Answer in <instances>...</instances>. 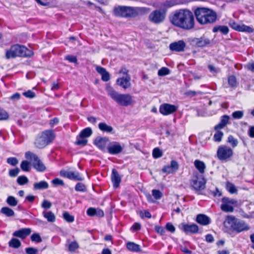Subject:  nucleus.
Listing matches in <instances>:
<instances>
[{
	"label": "nucleus",
	"mask_w": 254,
	"mask_h": 254,
	"mask_svg": "<svg viewBox=\"0 0 254 254\" xmlns=\"http://www.w3.org/2000/svg\"><path fill=\"white\" fill-rule=\"evenodd\" d=\"M19 172V169L16 168L14 169L10 170L9 171V175L11 177H16Z\"/></svg>",
	"instance_id": "60"
},
{
	"label": "nucleus",
	"mask_w": 254,
	"mask_h": 254,
	"mask_svg": "<svg viewBox=\"0 0 254 254\" xmlns=\"http://www.w3.org/2000/svg\"><path fill=\"white\" fill-rule=\"evenodd\" d=\"M244 116V112L243 111H236L232 114V117L234 119H240Z\"/></svg>",
	"instance_id": "44"
},
{
	"label": "nucleus",
	"mask_w": 254,
	"mask_h": 254,
	"mask_svg": "<svg viewBox=\"0 0 254 254\" xmlns=\"http://www.w3.org/2000/svg\"><path fill=\"white\" fill-rule=\"evenodd\" d=\"M20 168L23 171L28 172L30 169V163L27 161L24 160L20 164Z\"/></svg>",
	"instance_id": "37"
},
{
	"label": "nucleus",
	"mask_w": 254,
	"mask_h": 254,
	"mask_svg": "<svg viewBox=\"0 0 254 254\" xmlns=\"http://www.w3.org/2000/svg\"><path fill=\"white\" fill-rule=\"evenodd\" d=\"M163 155L162 151L158 148H155L153 149L152 152L153 157L154 158L161 157Z\"/></svg>",
	"instance_id": "45"
},
{
	"label": "nucleus",
	"mask_w": 254,
	"mask_h": 254,
	"mask_svg": "<svg viewBox=\"0 0 254 254\" xmlns=\"http://www.w3.org/2000/svg\"><path fill=\"white\" fill-rule=\"evenodd\" d=\"M229 84L232 87L235 86L237 84L236 78L235 76L231 75L228 77V79Z\"/></svg>",
	"instance_id": "51"
},
{
	"label": "nucleus",
	"mask_w": 254,
	"mask_h": 254,
	"mask_svg": "<svg viewBox=\"0 0 254 254\" xmlns=\"http://www.w3.org/2000/svg\"><path fill=\"white\" fill-rule=\"evenodd\" d=\"M9 246L13 248H18L21 246L20 241L16 238H12L8 243Z\"/></svg>",
	"instance_id": "35"
},
{
	"label": "nucleus",
	"mask_w": 254,
	"mask_h": 254,
	"mask_svg": "<svg viewBox=\"0 0 254 254\" xmlns=\"http://www.w3.org/2000/svg\"><path fill=\"white\" fill-rule=\"evenodd\" d=\"M111 179L115 188H117L119 186L121 181V178L118 171L115 169H113L111 175Z\"/></svg>",
	"instance_id": "22"
},
{
	"label": "nucleus",
	"mask_w": 254,
	"mask_h": 254,
	"mask_svg": "<svg viewBox=\"0 0 254 254\" xmlns=\"http://www.w3.org/2000/svg\"><path fill=\"white\" fill-rule=\"evenodd\" d=\"M92 133V129L89 127H87L83 129L79 134L80 135V136L85 138L90 136Z\"/></svg>",
	"instance_id": "38"
},
{
	"label": "nucleus",
	"mask_w": 254,
	"mask_h": 254,
	"mask_svg": "<svg viewBox=\"0 0 254 254\" xmlns=\"http://www.w3.org/2000/svg\"><path fill=\"white\" fill-rule=\"evenodd\" d=\"M17 182L19 185H24L28 182V179L25 176H20L18 177Z\"/></svg>",
	"instance_id": "42"
},
{
	"label": "nucleus",
	"mask_w": 254,
	"mask_h": 254,
	"mask_svg": "<svg viewBox=\"0 0 254 254\" xmlns=\"http://www.w3.org/2000/svg\"><path fill=\"white\" fill-rule=\"evenodd\" d=\"M31 232L30 228H22L18 230L15 231L13 233V236L18 237L20 239H24L29 236Z\"/></svg>",
	"instance_id": "20"
},
{
	"label": "nucleus",
	"mask_w": 254,
	"mask_h": 254,
	"mask_svg": "<svg viewBox=\"0 0 254 254\" xmlns=\"http://www.w3.org/2000/svg\"><path fill=\"white\" fill-rule=\"evenodd\" d=\"M139 7H133L128 6H119L115 8L114 13L116 15L121 17H133L137 15L141 10Z\"/></svg>",
	"instance_id": "5"
},
{
	"label": "nucleus",
	"mask_w": 254,
	"mask_h": 254,
	"mask_svg": "<svg viewBox=\"0 0 254 254\" xmlns=\"http://www.w3.org/2000/svg\"><path fill=\"white\" fill-rule=\"evenodd\" d=\"M87 140L84 137L80 136L79 134L76 137V141L75 142L76 144L78 145L84 146L87 144Z\"/></svg>",
	"instance_id": "39"
},
{
	"label": "nucleus",
	"mask_w": 254,
	"mask_h": 254,
	"mask_svg": "<svg viewBox=\"0 0 254 254\" xmlns=\"http://www.w3.org/2000/svg\"><path fill=\"white\" fill-rule=\"evenodd\" d=\"M193 41L196 46L200 47L205 46L210 43L209 39L204 37L199 38H195Z\"/></svg>",
	"instance_id": "25"
},
{
	"label": "nucleus",
	"mask_w": 254,
	"mask_h": 254,
	"mask_svg": "<svg viewBox=\"0 0 254 254\" xmlns=\"http://www.w3.org/2000/svg\"><path fill=\"white\" fill-rule=\"evenodd\" d=\"M108 95L119 105L127 107L132 104V97L128 94H121L110 87L107 89Z\"/></svg>",
	"instance_id": "3"
},
{
	"label": "nucleus",
	"mask_w": 254,
	"mask_h": 254,
	"mask_svg": "<svg viewBox=\"0 0 254 254\" xmlns=\"http://www.w3.org/2000/svg\"><path fill=\"white\" fill-rule=\"evenodd\" d=\"M194 15L198 22L201 24L215 23L217 19L215 11L206 7H198L194 11Z\"/></svg>",
	"instance_id": "2"
},
{
	"label": "nucleus",
	"mask_w": 254,
	"mask_h": 254,
	"mask_svg": "<svg viewBox=\"0 0 254 254\" xmlns=\"http://www.w3.org/2000/svg\"><path fill=\"white\" fill-rule=\"evenodd\" d=\"M237 204V200L228 197H224L222 199V204L220 207L224 212H232L234 211V207L236 206Z\"/></svg>",
	"instance_id": "10"
},
{
	"label": "nucleus",
	"mask_w": 254,
	"mask_h": 254,
	"mask_svg": "<svg viewBox=\"0 0 254 254\" xmlns=\"http://www.w3.org/2000/svg\"><path fill=\"white\" fill-rule=\"evenodd\" d=\"M201 94H202L201 92H200V91L196 92V91H191V90L188 91L185 93V95L186 96H189V97H193L196 95Z\"/></svg>",
	"instance_id": "58"
},
{
	"label": "nucleus",
	"mask_w": 254,
	"mask_h": 254,
	"mask_svg": "<svg viewBox=\"0 0 254 254\" xmlns=\"http://www.w3.org/2000/svg\"><path fill=\"white\" fill-rule=\"evenodd\" d=\"M23 95L26 98H33L35 97V93L31 90H28L22 93Z\"/></svg>",
	"instance_id": "56"
},
{
	"label": "nucleus",
	"mask_w": 254,
	"mask_h": 254,
	"mask_svg": "<svg viewBox=\"0 0 254 254\" xmlns=\"http://www.w3.org/2000/svg\"><path fill=\"white\" fill-rule=\"evenodd\" d=\"M213 32L215 33L218 31L221 32L223 34L226 35L228 33L229 30L227 26H215L212 30Z\"/></svg>",
	"instance_id": "29"
},
{
	"label": "nucleus",
	"mask_w": 254,
	"mask_h": 254,
	"mask_svg": "<svg viewBox=\"0 0 254 254\" xmlns=\"http://www.w3.org/2000/svg\"><path fill=\"white\" fill-rule=\"evenodd\" d=\"M63 218L66 221L69 223L73 222L74 221V217L70 215L67 211H65L63 213Z\"/></svg>",
	"instance_id": "40"
},
{
	"label": "nucleus",
	"mask_w": 254,
	"mask_h": 254,
	"mask_svg": "<svg viewBox=\"0 0 254 254\" xmlns=\"http://www.w3.org/2000/svg\"><path fill=\"white\" fill-rule=\"evenodd\" d=\"M65 59L68 61L70 63H77V62L76 57L72 55H67L65 56Z\"/></svg>",
	"instance_id": "57"
},
{
	"label": "nucleus",
	"mask_w": 254,
	"mask_h": 254,
	"mask_svg": "<svg viewBox=\"0 0 254 254\" xmlns=\"http://www.w3.org/2000/svg\"><path fill=\"white\" fill-rule=\"evenodd\" d=\"M170 73V70L165 67H162L158 71V74L159 76H165Z\"/></svg>",
	"instance_id": "46"
},
{
	"label": "nucleus",
	"mask_w": 254,
	"mask_h": 254,
	"mask_svg": "<svg viewBox=\"0 0 254 254\" xmlns=\"http://www.w3.org/2000/svg\"><path fill=\"white\" fill-rule=\"evenodd\" d=\"M44 140L48 143H50L54 139L55 136L52 130H46L42 132L41 135Z\"/></svg>",
	"instance_id": "24"
},
{
	"label": "nucleus",
	"mask_w": 254,
	"mask_h": 254,
	"mask_svg": "<svg viewBox=\"0 0 254 254\" xmlns=\"http://www.w3.org/2000/svg\"><path fill=\"white\" fill-rule=\"evenodd\" d=\"M52 183L55 186H64V181L61 179H59L58 178H56L52 180Z\"/></svg>",
	"instance_id": "59"
},
{
	"label": "nucleus",
	"mask_w": 254,
	"mask_h": 254,
	"mask_svg": "<svg viewBox=\"0 0 254 254\" xmlns=\"http://www.w3.org/2000/svg\"><path fill=\"white\" fill-rule=\"evenodd\" d=\"M227 142L230 144L232 147H236L238 144V140L234 137L233 136L230 135L228 137Z\"/></svg>",
	"instance_id": "36"
},
{
	"label": "nucleus",
	"mask_w": 254,
	"mask_h": 254,
	"mask_svg": "<svg viewBox=\"0 0 254 254\" xmlns=\"http://www.w3.org/2000/svg\"><path fill=\"white\" fill-rule=\"evenodd\" d=\"M238 219L232 215H229L226 217V220L224 222V225L226 227H230L233 229L234 228V224L236 222Z\"/></svg>",
	"instance_id": "23"
},
{
	"label": "nucleus",
	"mask_w": 254,
	"mask_h": 254,
	"mask_svg": "<svg viewBox=\"0 0 254 254\" xmlns=\"http://www.w3.org/2000/svg\"><path fill=\"white\" fill-rule=\"evenodd\" d=\"M226 188L227 190L231 194L236 193L237 192L238 190L236 186L230 182L226 183Z\"/></svg>",
	"instance_id": "34"
},
{
	"label": "nucleus",
	"mask_w": 254,
	"mask_h": 254,
	"mask_svg": "<svg viewBox=\"0 0 254 254\" xmlns=\"http://www.w3.org/2000/svg\"><path fill=\"white\" fill-rule=\"evenodd\" d=\"M233 155V151L232 149L226 145H220L219 146L217 156L218 158L221 161H227Z\"/></svg>",
	"instance_id": "8"
},
{
	"label": "nucleus",
	"mask_w": 254,
	"mask_h": 254,
	"mask_svg": "<svg viewBox=\"0 0 254 254\" xmlns=\"http://www.w3.org/2000/svg\"><path fill=\"white\" fill-rule=\"evenodd\" d=\"M42 207L45 209H49L52 206V203L47 200H44L42 204Z\"/></svg>",
	"instance_id": "64"
},
{
	"label": "nucleus",
	"mask_w": 254,
	"mask_h": 254,
	"mask_svg": "<svg viewBox=\"0 0 254 254\" xmlns=\"http://www.w3.org/2000/svg\"><path fill=\"white\" fill-rule=\"evenodd\" d=\"M249 229V226L244 221L238 219L235 224H234L233 230L238 233H240L242 231H247Z\"/></svg>",
	"instance_id": "16"
},
{
	"label": "nucleus",
	"mask_w": 254,
	"mask_h": 254,
	"mask_svg": "<svg viewBox=\"0 0 254 254\" xmlns=\"http://www.w3.org/2000/svg\"><path fill=\"white\" fill-rule=\"evenodd\" d=\"M182 229L186 234L196 233L198 231V227L197 225L195 224H182Z\"/></svg>",
	"instance_id": "18"
},
{
	"label": "nucleus",
	"mask_w": 254,
	"mask_h": 254,
	"mask_svg": "<svg viewBox=\"0 0 254 254\" xmlns=\"http://www.w3.org/2000/svg\"><path fill=\"white\" fill-rule=\"evenodd\" d=\"M7 163L11 166H15L18 164V161L15 157H9L7 159Z\"/></svg>",
	"instance_id": "52"
},
{
	"label": "nucleus",
	"mask_w": 254,
	"mask_h": 254,
	"mask_svg": "<svg viewBox=\"0 0 254 254\" xmlns=\"http://www.w3.org/2000/svg\"><path fill=\"white\" fill-rule=\"evenodd\" d=\"M177 110V107L170 104H163L160 106L159 112L163 115L167 116L171 114Z\"/></svg>",
	"instance_id": "14"
},
{
	"label": "nucleus",
	"mask_w": 254,
	"mask_h": 254,
	"mask_svg": "<svg viewBox=\"0 0 254 254\" xmlns=\"http://www.w3.org/2000/svg\"><path fill=\"white\" fill-rule=\"evenodd\" d=\"M79 248V245L76 242H71L68 246V250L70 252H74Z\"/></svg>",
	"instance_id": "50"
},
{
	"label": "nucleus",
	"mask_w": 254,
	"mask_h": 254,
	"mask_svg": "<svg viewBox=\"0 0 254 254\" xmlns=\"http://www.w3.org/2000/svg\"><path fill=\"white\" fill-rule=\"evenodd\" d=\"M43 216L47 219V221L50 222H54L56 221V216L55 214L51 211H44L43 212Z\"/></svg>",
	"instance_id": "31"
},
{
	"label": "nucleus",
	"mask_w": 254,
	"mask_h": 254,
	"mask_svg": "<svg viewBox=\"0 0 254 254\" xmlns=\"http://www.w3.org/2000/svg\"><path fill=\"white\" fill-rule=\"evenodd\" d=\"M124 145H121L117 141L110 142L108 147V152L112 155H116L121 153L123 150Z\"/></svg>",
	"instance_id": "12"
},
{
	"label": "nucleus",
	"mask_w": 254,
	"mask_h": 254,
	"mask_svg": "<svg viewBox=\"0 0 254 254\" xmlns=\"http://www.w3.org/2000/svg\"><path fill=\"white\" fill-rule=\"evenodd\" d=\"M6 202L8 205L11 206H15L18 203L17 200L14 196H9L7 198Z\"/></svg>",
	"instance_id": "41"
},
{
	"label": "nucleus",
	"mask_w": 254,
	"mask_h": 254,
	"mask_svg": "<svg viewBox=\"0 0 254 254\" xmlns=\"http://www.w3.org/2000/svg\"><path fill=\"white\" fill-rule=\"evenodd\" d=\"M48 187L49 185L48 183L44 181H40L34 184V189L36 190L46 189Z\"/></svg>",
	"instance_id": "32"
},
{
	"label": "nucleus",
	"mask_w": 254,
	"mask_h": 254,
	"mask_svg": "<svg viewBox=\"0 0 254 254\" xmlns=\"http://www.w3.org/2000/svg\"><path fill=\"white\" fill-rule=\"evenodd\" d=\"M170 166L172 169V170L174 171V172H176L179 168V165L178 163L175 160H172L171 162V164Z\"/></svg>",
	"instance_id": "61"
},
{
	"label": "nucleus",
	"mask_w": 254,
	"mask_h": 254,
	"mask_svg": "<svg viewBox=\"0 0 254 254\" xmlns=\"http://www.w3.org/2000/svg\"><path fill=\"white\" fill-rule=\"evenodd\" d=\"M31 241L33 242H36L37 243H40L42 241V239L40 236L37 233L32 234L31 236Z\"/></svg>",
	"instance_id": "53"
},
{
	"label": "nucleus",
	"mask_w": 254,
	"mask_h": 254,
	"mask_svg": "<svg viewBox=\"0 0 254 254\" xmlns=\"http://www.w3.org/2000/svg\"><path fill=\"white\" fill-rule=\"evenodd\" d=\"M75 190L77 191H86V187L85 186L81 183H77L75 187Z\"/></svg>",
	"instance_id": "48"
},
{
	"label": "nucleus",
	"mask_w": 254,
	"mask_h": 254,
	"mask_svg": "<svg viewBox=\"0 0 254 254\" xmlns=\"http://www.w3.org/2000/svg\"><path fill=\"white\" fill-rule=\"evenodd\" d=\"M8 113L3 109L0 108V120H5L8 118Z\"/></svg>",
	"instance_id": "49"
},
{
	"label": "nucleus",
	"mask_w": 254,
	"mask_h": 254,
	"mask_svg": "<svg viewBox=\"0 0 254 254\" xmlns=\"http://www.w3.org/2000/svg\"><path fill=\"white\" fill-rule=\"evenodd\" d=\"M206 181L204 178L197 173L193 174L190 181V186L196 190H201L205 188Z\"/></svg>",
	"instance_id": "7"
},
{
	"label": "nucleus",
	"mask_w": 254,
	"mask_h": 254,
	"mask_svg": "<svg viewBox=\"0 0 254 254\" xmlns=\"http://www.w3.org/2000/svg\"><path fill=\"white\" fill-rule=\"evenodd\" d=\"M87 214L89 216H96V208L90 207L87 210Z\"/></svg>",
	"instance_id": "62"
},
{
	"label": "nucleus",
	"mask_w": 254,
	"mask_h": 254,
	"mask_svg": "<svg viewBox=\"0 0 254 254\" xmlns=\"http://www.w3.org/2000/svg\"><path fill=\"white\" fill-rule=\"evenodd\" d=\"M175 4V2L172 0H167L164 1L161 7H163L164 8L167 9L169 7H170L172 6H173Z\"/></svg>",
	"instance_id": "55"
},
{
	"label": "nucleus",
	"mask_w": 254,
	"mask_h": 254,
	"mask_svg": "<svg viewBox=\"0 0 254 254\" xmlns=\"http://www.w3.org/2000/svg\"><path fill=\"white\" fill-rule=\"evenodd\" d=\"M0 212L7 217L13 216L15 214L14 211L8 207H2L1 209Z\"/></svg>",
	"instance_id": "33"
},
{
	"label": "nucleus",
	"mask_w": 254,
	"mask_h": 254,
	"mask_svg": "<svg viewBox=\"0 0 254 254\" xmlns=\"http://www.w3.org/2000/svg\"><path fill=\"white\" fill-rule=\"evenodd\" d=\"M109 143V140L107 137H98L94 140V144L103 151L107 150Z\"/></svg>",
	"instance_id": "15"
},
{
	"label": "nucleus",
	"mask_w": 254,
	"mask_h": 254,
	"mask_svg": "<svg viewBox=\"0 0 254 254\" xmlns=\"http://www.w3.org/2000/svg\"><path fill=\"white\" fill-rule=\"evenodd\" d=\"M60 174L63 177L67 178L70 180L76 181H82L83 178L77 172L68 171L62 170L60 171Z\"/></svg>",
	"instance_id": "13"
},
{
	"label": "nucleus",
	"mask_w": 254,
	"mask_h": 254,
	"mask_svg": "<svg viewBox=\"0 0 254 254\" xmlns=\"http://www.w3.org/2000/svg\"><path fill=\"white\" fill-rule=\"evenodd\" d=\"M194 165L200 174L204 173L206 166L203 162L199 160H195L194 161Z\"/></svg>",
	"instance_id": "26"
},
{
	"label": "nucleus",
	"mask_w": 254,
	"mask_h": 254,
	"mask_svg": "<svg viewBox=\"0 0 254 254\" xmlns=\"http://www.w3.org/2000/svg\"><path fill=\"white\" fill-rule=\"evenodd\" d=\"M171 22L175 26L186 30L194 27V20L192 13L186 9H180L170 16Z\"/></svg>",
	"instance_id": "1"
},
{
	"label": "nucleus",
	"mask_w": 254,
	"mask_h": 254,
	"mask_svg": "<svg viewBox=\"0 0 254 254\" xmlns=\"http://www.w3.org/2000/svg\"><path fill=\"white\" fill-rule=\"evenodd\" d=\"M130 77L127 75L125 77L119 78L117 80V83L124 89L129 88L130 85Z\"/></svg>",
	"instance_id": "19"
},
{
	"label": "nucleus",
	"mask_w": 254,
	"mask_h": 254,
	"mask_svg": "<svg viewBox=\"0 0 254 254\" xmlns=\"http://www.w3.org/2000/svg\"><path fill=\"white\" fill-rule=\"evenodd\" d=\"M98 127L103 132H111L113 130V128L111 126L108 125L105 123H100Z\"/></svg>",
	"instance_id": "30"
},
{
	"label": "nucleus",
	"mask_w": 254,
	"mask_h": 254,
	"mask_svg": "<svg viewBox=\"0 0 254 254\" xmlns=\"http://www.w3.org/2000/svg\"><path fill=\"white\" fill-rule=\"evenodd\" d=\"M196 222L201 225L206 226L210 224L211 219L206 215L199 214L196 216Z\"/></svg>",
	"instance_id": "21"
},
{
	"label": "nucleus",
	"mask_w": 254,
	"mask_h": 254,
	"mask_svg": "<svg viewBox=\"0 0 254 254\" xmlns=\"http://www.w3.org/2000/svg\"><path fill=\"white\" fill-rule=\"evenodd\" d=\"M32 55V52L26 47L18 44L12 46L5 52V57L7 59L15 58L16 57H30Z\"/></svg>",
	"instance_id": "4"
},
{
	"label": "nucleus",
	"mask_w": 254,
	"mask_h": 254,
	"mask_svg": "<svg viewBox=\"0 0 254 254\" xmlns=\"http://www.w3.org/2000/svg\"><path fill=\"white\" fill-rule=\"evenodd\" d=\"M127 248L131 252H138L140 251V246L133 242H128L127 244Z\"/></svg>",
	"instance_id": "28"
},
{
	"label": "nucleus",
	"mask_w": 254,
	"mask_h": 254,
	"mask_svg": "<svg viewBox=\"0 0 254 254\" xmlns=\"http://www.w3.org/2000/svg\"><path fill=\"white\" fill-rule=\"evenodd\" d=\"M25 158L33 163L34 168L39 172H44L46 167L40 160L38 156L30 151L25 153Z\"/></svg>",
	"instance_id": "6"
},
{
	"label": "nucleus",
	"mask_w": 254,
	"mask_h": 254,
	"mask_svg": "<svg viewBox=\"0 0 254 254\" xmlns=\"http://www.w3.org/2000/svg\"><path fill=\"white\" fill-rule=\"evenodd\" d=\"M230 117L228 115H223L221 117L220 123L221 124L226 126L229 123Z\"/></svg>",
	"instance_id": "54"
},
{
	"label": "nucleus",
	"mask_w": 254,
	"mask_h": 254,
	"mask_svg": "<svg viewBox=\"0 0 254 254\" xmlns=\"http://www.w3.org/2000/svg\"><path fill=\"white\" fill-rule=\"evenodd\" d=\"M229 25L233 29L240 32L251 33L254 31V29L252 27L244 24H238L234 21H230L229 22Z\"/></svg>",
	"instance_id": "11"
},
{
	"label": "nucleus",
	"mask_w": 254,
	"mask_h": 254,
	"mask_svg": "<svg viewBox=\"0 0 254 254\" xmlns=\"http://www.w3.org/2000/svg\"><path fill=\"white\" fill-rule=\"evenodd\" d=\"M152 194L156 199H160L162 196V193L159 190H153Z\"/></svg>",
	"instance_id": "47"
},
{
	"label": "nucleus",
	"mask_w": 254,
	"mask_h": 254,
	"mask_svg": "<svg viewBox=\"0 0 254 254\" xmlns=\"http://www.w3.org/2000/svg\"><path fill=\"white\" fill-rule=\"evenodd\" d=\"M27 254H36L38 252V250L34 248L29 247L25 250Z\"/></svg>",
	"instance_id": "63"
},
{
	"label": "nucleus",
	"mask_w": 254,
	"mask_h": 254,
	"mask_svg": "<svg viewBox=\"0 0 254 254\" xmlns=\"http://www.w3.org/2000/svg\"><path fill=\"white\" fill-rule=\"evenodd\" d=\"M165 17L166 11L163 9H158L151 12L148 19L151 22L158 24L164 21Z\"/></svg>",
	"instance_id": "9"
},
{
	"label": "nucleus",
	"mask_w": 254,
	"mask_h": 254,
	"mask_svg": "<svg viewBox=\"0 0 254 254\" xmlns=\"http://www.w3.org/2000/svg\"><path fill=\"white\" fill-rule=\"evenodd\" d=\"M223 136V133L222 131L219 130L216 131L213 136L214 140L216 142H220Z\"/></svg>",
	"instance_id": "43"
},
{
	"label": "nucleus",
	"mask_w": 254,
	"mask_h": 254,
	"mask_svg": "<svg viewBox=\"0 0 254 254\" xmlns=\"http://www.w3.org/2000/svg\"><path fill=\"white\" fill-rule=\"evenodd\" d=\"M35 146L38 148H43L45 147L48 143L44 140V138L41 135L38 136L35 142Z\"/></svg>",
	"instance_id": "27"
},
{
	"label": "nucleus",
	"mask_w": 254,
	"mask_h": 254,
	"mask_svg": "<svg viewBox=\"0 0 254 254\" xmlns=\"http://www.w3.org/2000/svg\"><path fill=\"white\" fill-rule=\"evenodd\" d=\"M185 47L186 44L182 40L171 43L169 46L170 49L171 51L179 52L184 51Z\"/></svg>",
	"instance_id": "17"
}]
</instances>
